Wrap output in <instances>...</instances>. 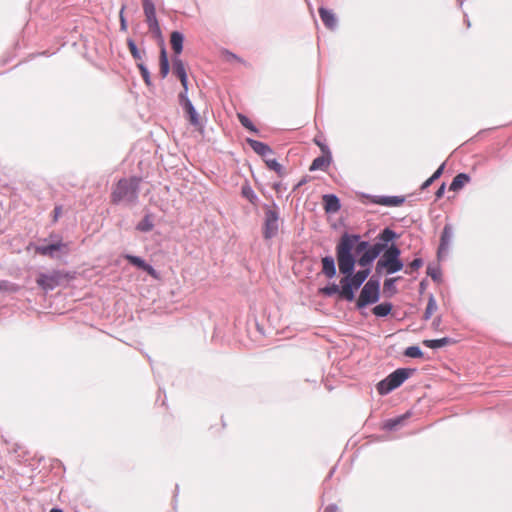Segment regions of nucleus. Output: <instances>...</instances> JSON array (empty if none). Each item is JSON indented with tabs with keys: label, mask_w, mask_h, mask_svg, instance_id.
Returning <instances> with one entry per match:
<instances>
[{
	"label": "nucleus",
	"mask_w": 512,
	"mask_h": 512,
	"mask_svg": "<svg viewBox=\"0 0 512 512\" xmlns=\"http://www.w3.org/2000/svg\"><path fill=\"white\" fill-rule=\"evenodd\" d=\"M170 65L167 56L166 49L163 47L160 51V74L162 78H165L169 73Z\"/></svg>",
	"instance_id": "7c9ffc66"
},
{
	"label": "nucleus",
	"mask_w": 512,
	"mask_h": 512,
	"mask_svg": "<svg viewBox=\"0 0 512 512\" xmlns=\"http://www.w3.org/2000/svg\"><path fill=\"white\" fill-rule=\"evenodd\" d=\"M324 512H337V506L335 504L328 505Z\"/></svg>",
	"instance_id": "8fccbe9b"
},
{
	"label": "nucleus",
	"mask_w": 512,
	"mask_h": 512,
	"mask_svg": "<svg viewBox=\"0 0 512 512\" xmlns=\"http://www.w3.org/2000/svg\"><path fill=\"white\" fill-rule=\"evenodd\" d=\"M319 15L323 24L328 29H334L337 26V19L335 17V14L331 10L326 9L324 7H320Z\"/></svg>",
	"instance_id": "4be33fe9"
},
{
	"label": "nucleus",
	"mask_w": 512,
	"mask_h": 512,
	"mask_svg": "<svg viewBox=\"0 0 512 512\" xmlns=\"http://www.w3.org/2000/svg\"><path fill=\"white\" fill-rule=\"evenodd\" d=\"M154 228L151 214H146L144 218L136 225V229L140 232H150Z\"/></svg>",
	"instance_id": "473e14b6"
},
{
	"label": "nucleus",
	"mask_w": 512,
	"mask_h": 512,
	"mask_svg": "<svg viewBox=\"0 0 512 512\" xmlns=\"http://www.w3.org/2000/svg\"><path fill=\"white\" fill-rule=\"evenodd\" d=\"M241 193L242 196L245 197L252 204H256V202L258 201V196L251 188V186L248 184L242 186Z\"/></svg>",
	"instance_id": "f704fd0d"
},
{
	"label": "nucleus",
	"mask_w": 512,
	"mask_h": 512,
	"mask_svg": "<svg viewBox=\"0 0 512 512\" xmlns=\"http://www.w3.org/2000/svg\"><path fill=\"white\" fill-rule=\"evenodd\" d=\"M326 148V154L316 157L309 168L310 171L326 170L332 161L331 152L328 147Z\"/></svg>",
	"instance_id": "a211bd4d"
},
{
	"label": "nucleus",
	"mask_w": 512,
	"mask_h": 512,
	"mask_svg": "<svg viewBox=\"0 0 512 512\" xmlns=\"http://www.w3.org/2000/svg\"><path fill=\"white\" fill-rule=\"evenodd\" d=\"M321 263L322 273L329 279L334 278L337 274L335 259L332 256L327 255L322 257Z\"/></svg>",
	"instance_id": "aec40b11"
},
{
	"label": "nucleus",
	"mask_w": 512,
	"mask_h": 512,
	"mask_svg": "<svg viewBox=\"0 0 512 512\" xmlns=\"http://www.w3.org/2000/svg\"><path fill=\"white\" fill-rule=\"evenodd\" d=\"M398 238V234L390 229V228H385L383 229L377 236V239H378V243L379 244H382L383 245V248L386 250L389 246H388V243L393 241L394 239Z\"/></svg>",
	"instance_id": "393cba45"
},
{
	"label": "nucleus",
	"mask_w": 512,
	"mask_h": 512,
	"mask_svg": "<svg viewBox=\"0 0 512 512\" xmlns=\"http://www.w3.org/2000/svg\"><path fill=\"white\" fill-rule=\"evenodd\" d=\"M320 292L325 295V296H328V297H331L335 294H339L340 295V286H338L337 284L335 283H332L328 286H325L323 288L320 289Z\"/></svg>",
	"instance_id": "4c0bfd02"
},
{
	"label": "nucleus",
	"mask_w": 512,
	"mask_h": 512,
	"mask_svg": "<svg viewBox=\"0 0 512 512\" xmlns=\"http://www.w3.org/2000/svg\"><path fill=\"white\" fill-rule=\"evenodd\" d=\"M140 183L141 178L137 176L120 179L112 190V203L129 207L137 205Z\"/></svg>",
	"instance_id": "f03ea898"
},
{
	"label": "nucleus",
	"mask_w": 512,
	"mask_h": 512,
	"mask_svg": "<svg viewBox=\"0 0 512 512\" xmlns=\"http://www.w3.org/2000/svg\"><path fill=\"white\" fill-rule=\"evenodd\" d=\"M423 265V260L421 258H415L406 268V274H412L414 271H417Z\"/></svg>",
	"instance_id": "79ce46f5"
},
{
	"label": "nucleus",
	"mask_w": 512,
	"mask_h": 512,
	"mask_svg": "<svg viewBox=\"0 0 512 512\" xmlns=\"http://www.w3.org/2000/svg\"><path fill=\"white\" fill-rule=\"evenodd\" d=\"M404 264L401 259H393L387 261H377L375 271L377 274H382L385 271L387 274H394L403 269Z\"/></svg>",
	"instance_id": "f8f14e48"
},
{
	"label": "nucleus",
	"mask_w": 512,
	"mask_h": 512,
	"mask_svg": "<svg viewBox=\"0 0 512 512\" xmlns=\"http://www.w3.org/2000/svg\"><path fill=\"white\" fill-rule=\"evenodd\" d=\"M50 238L53 239V242L47 243V239H44L43 244L34 247L36 254L47 256L51 259H60L62 256L69 254V244L63 242L60 236L51 235Z\"/></svg>",
	"instance_id": "7ed1b4c3"
},
{
	"label": "nucleus",
	"mask_w": 512,
	"mask_h": 512,
	"mask_svg": "<svg viewBox=\"0 0 512 512\" xmlns=\"http://www.w3.org/2000/svg\"><path fill=\"white\" fill-rule=\"evenodd\" d=\"M444 167H445V164H441L438 169L432 174L431 178L432 180L436 181L438 178H440V176L442 175L443 173V170H444Z\"/></svg>",
	"instance_id": "a18cd8bd"
},
{
	"label": "nucleus",
	"mask_w": 512,
	"mask_h": 512,
	"mask_svg": "<svg viewBox=\"0 0 512 512\" xmlns=\"http://www.w3.org/2000/svg\"><path fill=\"white\" fill-rule=\"evenodd\" d=\"M384 251L385 249L383 248L382 244H379L378 242L374 243L373 245L370 244V249L359 256L357 263L361 267H368L377 257L380 256V254H383Z\"/></svg>",
	"instance_id": "9b49d317"
},
{
	"label": "nucleus",
	"mask_w": 512,
	"mask_h": 512,
	"mask_svg": "<svg viewBox=\"0 0 512 512\" xmlns=\"http://www.w3.org/2000/svg\"><path fill=\"white\" fill-rule=\"evenodd\" d=\"M137 67H138V69L140 71V74H141L145 84L148 87H151L152 86L151 75H150V72H149L148 68L144 64V62H138L137 63Z\"/></svg>",
	"instance_id": "c9c22d12"
},
{
	"label": "nucleus",
	"mask_w": 512,
	"mask_h": 512,
	"mask_svg": "<svg viewBox=\"0 0 512 512\" xmlns=\"http://www.w3.org/2000/svg\"><path fill=\"white\" fill-rule=\"evenodd\" d=\"M404 198L400 196H375L373 203L388 207L400 206L404 202Z\"/></svg>",
	"instance_id": "412c9836"
},
{
	"label": "nucleus",
	"mask_w": 512,
	"mask_h": 512,
	"mask_svg": "<svg viewBox=\"0 0 512 512\" xmlns=\"http://www.w3.org/2000/svg\"><path fill=\"white\" fill-rule=\"evenodd\" d=\"M265 217L263 224V237L266 240L274 238L279 230V210L278 206L273 203L272 206L264 205Z\"/></svg>",
	"instance_id": "423d86ee"
},
{
	"label": "nucleus",
	"mask_w": 512,
	"mask_h": 512,
	"mask_svg": "<svg viewBox=\"0 0 512 512\" xmlns=\"http://www.w3.org/2000/svg\"><path fill=\"white\" fill-rule=\"evenodd\" d=\"M50 512H64L62 509L59 508H52Z\"/></svg>",
	"instance_id": "5fc2aeb1"
},
{
	"label": "nucleus",
	"mask_w": 512,
	"mask_h": 512,
	"mask_svg": "<svg viewBox=\"0 0 512 512\" xmlns=\"http://www.w3.org/2000/svg\"><path fill=\"white\" fill-rule=\"evenodd\" d=\"M408 417L409 413H405L395 418L387 419L383 424V429L387 431H395L399 427L404 425V422L407 420Z\"/></svg>",
	"instance_id": "5701e85b"
},
{
	"label": "nucleus",
	"mask_w": 512,
	"mask_h": 512,
	"mask_svg": "<svg viewBox=\"0 0 512 512\" xmlns=\"http://www.w3.org/2000/svg\"><path fill=\"white\" fill-rule=\"evenodd\" d=\"M246 142L249 144V146L256 154L263 157L264 159H266L268 155L273 154L272 148L264 142L254 140L251 138H247Z\"/></svg>",
	"instance_id": "dca6fc26"
},
{
	"label": "nucleus",
	"mask_w": 512,
	"mask_h": 512,
	"mask_svg": "<svg viewBox=\"0 0 512 512\" xmlns=\"http://www.w3.org/2000/svg\"><path fill=\"white\" fill-rule=\"evenodd\" d=\"M143 10L146 22L150 32L156 37L161 38L162 32L156 17V9L152 0H142Z\"/></svg>",
	"instance_id": "6e6552de"
},
{
	"label": "nucleus",
	"mask_w": 512,
	"mask_h": 512,
	"mask_svg": "<svg viewBox=\"0 0 512 512\" xmlns=\"http://www.w3.org/2000/svg\"><path fill=\"white\" fill-rule=\"evenodd\" d=\"M427 274L434 280L439 281L441 278V272L438 268H434L431 266H428L427 268Z\"/></svg>",
	"instance_id": "37998d69"
},
{
	"label": "nucleus",
	"mask_w": 512,
	"mask_h": 512,
	"mask_svg": "<svg viewBox=\"0 0 512 512\" xmlns=\"http://www.w3.org/2000/svg\"><path fill=\"white\" fill-rule=\"evenodd\" d=\"M64 279V274L59 270H53L48 273H40L36 283L45 291L54 290Z\"/></svg>",
	"instance_id": "1a4fd4ad"
},
{
	"label": "nucleus",
	"mask_w": 512,
	"mask_h": 512,
	"mask_svg": "<svg viewBox=\"0 0 512 512\" xmlns=\"http://www.w3.org/2000/svg\"><path fill=\"white\" fill-rule=\"evenodd\" d=\"M401 250L396 244H391L382 254L381 258L378 261H387V260H395L400 259Z\"/></svg>",
	"instance_id": "c85d7f7f"
},
{
	"label": "nucleus",
	"mask_w": 512,
	"mask_h": 512,
	"mask_svg": "<svg viewBox=\"0 0 512 512\" xmlns=\"http://www.w3.org/2000/svg\"><path fill=\"white\" fill-rule=\"evenodd\" d=\"M452 238L453 228L450 224H446L442 230L440 244L437 251V256L439 259L443 258L448 253Z\"/></svg>",
	"instance_id": "ddd939ff"
},
{
	"label": "nucleus",
	"mask_w": 512,
	"mask_h": 512,
	"mask_svg": "<svg viewBox=\"0 0 512 512\" xmlns=\"http://www.w3.org/2000/svg\"><path fill=\"white\" fill-rule=\"evenodd\" d=\"M434 182V180H432L431 177H429L421 186V189L422 190H425L427 189L432 183Z\"/></svg>",
	"instance_id": "09e8293b"
},
{
	"label": "nucleus",
	"mask_w": 512,
	"mask_h": 512,
	"mask_svg": "<svg viewBox=\"0 0 512 512\" xmlns=\"http://www.w3.org/2000/svg\"><path fill=\"white\" fill-rule=\"evenodd\" d=\"M60 211H61V207H55L54 209V212H55V220L58 218L59 214H60Z\"/></svg>",
	"instance_id": "864d4df0"
},
{
	"label": "nucleus",
	"mask_w": 512,
	"mask_h": 512,
	"mask_svg": "<svg viewBox=\"0 0 512 512\" xmlns=\"http://www.w3.org/2000/svg\"><path fill=\"white\" fill-rule=\"evenodd\" d=\"M264 161L269 169L275 171L279 176L283 175V167L276 159L266 158Z\"/></svg>",
	"instance_id": "e433bc0d"
},
{
	"label": "nucleus",
	"mask_w": 512,
	"mask_h": 512,
	"mask_svg": "<svg viewBox=\"0 0 512 512\" xmlns=\"http://www.w3.org/2000/svg\"><path fill=\"white\" fill-rule=\"evenodd\" d=\"M398 238V234L390 229V228H385L383 229L377 236V239H378V243L379 244H382L383 245V248L386 250L389 246H388V243L393 241L394 239Z\"/></svg>",
	"instance_id": "b1692460"
},
{
	"label": "nucleus",
	"mask_w": 512,
	"mask_h": 512,
	"mask_svg": "<svg viewBox=\"0 0 512 512\" xmlns=\"http://www.w3.org/2000/svg\"><path fill=\"white\" fill-rule=\"evenodd\" d=\"M125 259L133 266L137 267L138 269L140 270H143L145 271L147 274H149L150 276H152L153 278H158V273L157 271L153 268V266H151L150 264H148L145 260H143L141 257L139 256H135V255H131V254H127L125 255Z\"/></svg>",
	"instance_id": "4468645a"
},
{
	"label": "nucleus",
	"mask_w": 512,
	"mask_h": 512,
	"mask_svg": "<svg viewBox=\"0 0 512 512\" xmlns=\"http://www.w3.org/2000/svg\"><path fill=\"white\" fill-rule=\"evenodd\" d=\"M393 306L390 302H383L373 308V314L377 317H386L390 314Z\"/></svg>",
	"instance_id": "2f4dec72"
},
{
	"label": "nucleus",
	"mask_w": 512,
	"mask_h": 512,
	"mask_svg": "<svg viewBox=\"0 0 512 512\" xmlns=\"http://www.w3.org/2000/svg\"><path fill=\"white\" fill-rule=\"evenodd\" d=\"M421 288H424V282L422 281L420 284Z\"/></svg>",
	"instance_id": "4d7b16f0"
},
{
	"label": "nucleus",
	"mask_w": 512,
	"mask_h": 512,
	"mask_svg": "<svg viewBox=\"0 0 512 512\" xmlns=\"http://www.w3.org/2000/svg\"><path fill=\"white\" fill-rule=\"evenodd\" d=\"M333 472H334V468L330 471V473H329L328 477H331V475L333 474Z\"/></svg>",
	"instance_id": "6e6d98bb"
},
{
	"label": "nucleus",
	"mask_w": 512,
	"mask_h": 512,
	"mask_svg": "<svg viewBox=\"0 0 512 512\" xmlns=\"http://www.w3.org/2000/svg\"><path fill=\"white\" fill-rule=\"evenodd\" d=\"M344 241H350L351 254H354L353 251H355L356 254L361 255L362 253H365V251H368L370 249V243L366 240H361L360 235L344 232L341 235L338 243L336 244V259H338V249Z\"/></svg>",
	"instance_id": "0eeeda50"
},
{
	"label": "nucleus",
	"mask_w": 512,
	"mask_h": 512,
	"mask_svg": "<svg viewBox=\"0 0 512 512\" xmlns=\"http://www.w3.org/2000/svg\"><path fill=\"white\" fill-rule=\"evenodd\" d=\"M416 370L411 368H398L377 384L380 395H387L401 386Z\"/></svg>",
	"instance_id": "20e7f679"
},
{
	"label": "nucleus",
	"mask_w": 512,
	"mask_h": 512,
	"mask_svg": "<svg viewBox=\"0 0 512 512\" xmlns=\"http://www.w3.org/2000/svg\"><path fill=\"white\" fill-rule=\"evenodd\" d=\"M380 298V281L372 276L362 287L359 297L356 301L358 309L365 308L370 304L378 302Z\"/></svg>",
	"instance_id": "39448f33"
},
{
	"label": "nucleus",
	"mask_w": 512,
	"mask_h": 512,
	"mask_svg": "<svg viewBox=\"0 0 512 512\" xmlns=\"http://www.w3.org/2000/svg\"><path fill=\"white\" fill-rule=\"evenodd\" d=\"M126 6L125 5H122L121 9H120V12H119V19H120V30L121 31H126L127 30V21L125 19V16H124V10H125Z\"/></svg>",
	"instance_id": "c03bdc74"
},
{
	"label": "nucleus",
	"mask_w": 512,
	"mask_h": 512,
	"mask_svg": "<svg viewBox=\"0 0 512 512\" xmlns=\"http://www.w3.org/2000/svg\"><path fill=\"white\" fill-rule=\"evenodd\" d=\"M184 36L179 31H173L170 35V43L172 50L176 55H179L183 50Z\"/></svg>",
	"instance_id": "a878e982"
},
{
	"label": "nucleus",
	"mask_w": 512,
	"mask_h": 512,
	"mask_svg": "<svg viewBox=\"0 0 512 512\" xmlns=\"http://www.w3.org/2000/svg\"><path fill=\"white\" fill-rule=\"evenodd\" d=\"M238 119H239L240 123L242 124V126H244L245 128H247L250 131L255 132V133L258 132L255 125L251 122V120L247 116H245L243 114H238Z\"/></svg>",
	"instance_id": "a19ab883"
},
{
	"label": "nucleus",
	"mask_w": 512,
	"mask_h": 512,
	"mask_svg": "<svg viewBox=\"0 0 512 512\" xmlns=\"http://www.w3.org/2000/svg\"><path fill=\"white\" fill-rule=\"evenodd\" d=\"M323 205L326 213L334 214L341 208L339 198L334 194H325L323 196Z\"/></svg>",
	"instance_id": "6ab92c4d"
},
{
	"label": "nucleus",
	"mask_w": 512,
	"mask_h": 512,
	"mask_svg": "<svg viewBox=\"0 0 512 512\" xmlns=\"http://www.w3.org/2000/svg\"><path fill=\"white\" fill-rule=\"evenodd\" d=\"M226 56H227V60H228V61H231V60H237V61H239V62L241 61V59H240L237 55H235V54H233V53H231V52H228V51H227V52H226Z\"/></svg>",
	"instance_id": "de8ad7c7"
},
{
	"label": "nucleus",
	"mask_w": 512,
	"mask_h": 512,
	"mask_svg": "<svg viewBox=\"0 0 512 512\" xmlns=\"http://www.w3.org/2000/svg\"><path fill=\"white\" fill-rule=\"evenodd\" d=\"M452 342L451 338L449 337H443L440 339H431V340H424L423 344L426 347L432 348V349H438L442 348Z\"/></svg>",
	"instance_id": "c756f323"
},
{
	"label": "nucleus",
	"mask_w": 512,
	"mask_h": 512,
	"mask_svg": "<svg viewBox=\"0 0 512 512\" xmlns=\"http://www.w3.org/2000/svg\"><path fill=\"white\" fill-rule=\"evenodd\" d=\"M444 192H445V183H442L435 193L436 199H440L444 195Z\"/></svg>",
	"instance_id": "49530a36"
},
{
	"label": "nucleus",
	"mask_w": 512,
	"mask_h": 512,
	"mask_svg": "<svg viewBox=\"0 0 512 512\" xmlns=\"http://www.w3.org/2000/svg\"><path fill=\"white\" fill-rule=\"evenodd\" d=\"M438 306L433 294H430L428 297V303L423 315L424 320H429L433 313L437 310Z\"/></svg>",
	"instance_id": "72a5a7b5"
},
{
	"label": "nucleus",
	"mask_w": 512,
	"mask_h": 512,
	"mask_svg": "<svg viewBox=\"0 0 512 512\" xmlns=\"http://www.w3.org/2000/svg\"><path fill=\"white\" fill-rule=\"evenodd\" d=\"M187 94H188V91H182L179 94L180 105H181L183 111L185 112L186 117L189 120V123L195 128H200V127H202V122H201L200 116H199L198 112L196 111L194 105L188 98Z\"/></svg>",
	"instance_id": "9d476101"
},
{
	"label": "nucleus",
	"mask_w": 512,
	"mask_h": 512,
	"mask_svg": "<svg viewBox=\"0 0 512 512\" xmlns=\"http://www.w3.org/2000/svg\"><path fill=\"white\" fill-rule=\"evenodd\" d=\"M127 46L129 48V51H130L133 59L136 61V64L138 62H144V58L146 56L145 50L138 49L136 43L131 38L127 39Z\"/></svg>",
	"instance_id": "bb28decb"
},
{
	"label": "nucleus",
	"mask_w": 512,
	"mask_h": 512,
	"mask_svg": "<svg viewBox=\"0 0 512 512\" xmlns=\"http://www.w3.org/2000/svg\"><path fill=\"white\" fill-rule=\"evenodd\" d=\"M357 260L354 254H351L350 241H344L338 249L337 264L341 274L344 275L354 286L360 288L370 275V268L363 267L364 269L355 272V264Z\"/></svg>",
	"instance_id": "f257e3e1"
},
{
	"label": "nucleus",
	"mask_w": 512,
	"mask_h": 512,
	"mask_svg": "<svg viewBox=\"0 0 512 512\" xmlns=\"http://www.w3.org/2000/svg\"><path fill=\"white\" fill-rule=\"evenodd\" d=\"M470 176L466 173H459L457 174L451 184H450V190L452 191H458L464 187L465 184L469 183Z\"/></svg>",
	"instance_id": "cd10ccee"
},
{
	"label": "nucleus",
	"mask_w": 512,
	"mask_h": 512,
	"mask_svg": "<svg viewBox=\"0 0 512 512\" xmlns=\"http://www.w3.org/2000/svg\"><path fill=\"white\" fill-rule=\"evenodd\" d=\"M173 73L179 78L183 91H188V77L184 62L179 57L173 58Z\"/></svg>",
	"instance_id": "2eb2a0df"
},
{
	"label": "nucleus",
	"mask_w": 512,
	"mask_h": 512,
	"mask_svg": "<svg viewBox=\"0 0 512 512\" xmlns=\"http://www.w3.org/2000/svg\"><path fill=\"white\" fill-rule=\"evenodd\" d=\"M404 355L410 358H420L423 356V352L418 346H409L405 349Z\"/></svg>",
	"instance_id": "58836bf2"
},
{
	"label": "nucleus",
	"mask_w": 512,
	"mask_h": 512,
	"mask_svg": "<svg viewBox=\"0 0 512 512\" xmlns=\"http://www.w3.org/2000/svg\"><path fill=\"white\" fill-rule=\"evenodd\" d=\"M316 143H317L318 146H320L322 152L324 154H326V148L325 147H327V146L326 145H322L321 142H319V141H316Z\"/></svg>",
	"instance_id": "603ef678"
},
{
	"label": "nucleus",
	"mask_w": 512,
	"mask_h": 512,
	"mask_svg": "<svg viewBox=\"0 0 512 512\" xmlns=\"http://www.w3.org/2000/svg\"><path fill=\"white\" fill-rule=\"evenodd\" d=\"M396 281H397V278L385 279L384 285H383L384 292L385 293L389 292L390 295L396 293V291H397L396 286H395Z\"/></svg>",
	"instance_id": "ea45409f"
},
{
	"label": "nucleus",
	"mask_w": 512,
	"mask_h": 512,
	"mask_svg": "<svg viewBox=\"0 0 512 512\" xmlns=\"http://www.w3.org/2000/svg\"><path fill=\"white\" fill-rule=\"evenodd\" d=\"M356 290H358V288H354L352 283L346 277H343L340 280V297L346 301L352 302L355 300Z\"/></svg>",
	"instance_id": "f3484780"
},
{
	"label": "nucleus",
	"mask_w": 512,
	"mask_h": 512,
	"mask_svg": "<svg viewBox=\"0 0 512 512\" xmlns=\"http://www.w3.org/2000/svg\"><path fill=\"white\" fill-rule=\"evenodd\" d=\"M441 323V317L440 316H437L434 320H433V326L435 328H437Z\"/></svg>",
	"instance_id": "3c124183"
}]
</instances>
